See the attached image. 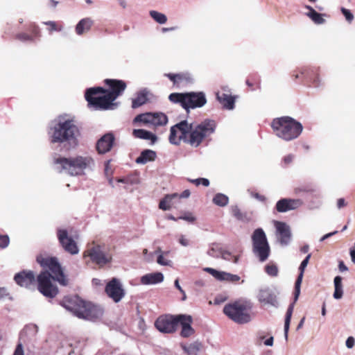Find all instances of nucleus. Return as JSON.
Wrapping results in <instances>:
<instances>
[{
    "label": "nucleus",
    "mask_w": 355,
    "mask_h": 355,
    "mask_svg": "<svg viewBox=\"0 0 355 355\" xmlns=\"http://www.w3.org/2000/svg\"><path fill=\"white\" fill-rule=\"evenodd\" d=\"M215 129L216 123L214 120L206 119L196 125L182 121L171 128L169 141L177 145L183 141L191 146L198 147L204 141L209 139Z\"/></svg>",
    "instance_id": "f257e3e1"
},
{
    "label": "nucleus",
    "mask_w": 355,
    "mask_h": 355,
    "mask_svg": "<svg viewBox=\"0 0 355 355\" xmlns=\"http://www.w3.org/2000/svg\"><path fill=\"white\" fill-rule=\"evenodd\" d=\"M37 261L41 266L49 268L52 273L51 274L47 270L40 272L35 277V284L37 285V288H57L53 287V282H58L61 286H68L69 279L64 273L57 258L38 257Z\"/></svg>",
    "instance_id": "f03ea898"
},
{
    "label": "nucleus",
    "mask_w": 355,
    "mask_h": 355,
    "mask_svg": "<svg viewBox=\"0 0 355 355\" xmlns=\"http://www.w3.org/2000/svg\"><path fill=\"white\" fill-rule=\"evenodd\" d=\"M192 318L188 315H164L159 316L155 321L157 329L165 334H171L176 331L179 325L181 326V336L187 338L194 333L191 327Z\"/></svg>",
    "instance_id": "7ed1b4c3"
},
{
    "label": "nucleus",
    "mask_w": 355,
    "mask_h": 355,
    "mask_svg": "<svg viewBox=\"0 0 355 355\" xmlns=\"http://www.w3.org/2000/svg\"><path fill=\"white\" fill-rule=\"evenodd\" d=\"M271 128L277 137L286 141L298 138L303 131L302 123L288 116L274 119Z\"/></svg>",
    "instance_id": "20e7f679"
},
{
    "label": "nucleus",
    "mask_w": 355,
    "mask_h": 355,
    "mask_svg": "<svg viewBox=\"0 0 355 355\" xmlns=\"http://www.w3.org/2000/svg\"><path fill=\"white\" fill-rule=\"evenodd\" d=\"M54 164H59L61 169L71 176L84 174V171L94 164V159L89 156H76L71 157H58L54 159Z\"/></svg>",
    "instance_id": "39448f33"
},
{
    "label": "nucleus",
    "mask_w": 355,
    "mask_h": 355,
    "mask_svg": "<svg viewBox=\"0 0 355 355\" xmlns=\"http://www.w3.org/2000/svg\"><path fill=\"white\" fill-rule=\"evenodd\" d=\"M252 304L250 300L239 299L224 306L223 313L232 320L239 324H245L252 319Z\"/></svg>",
    "instance_id": "423d86ee"
},
{
    "label": "nucleus",
    "mask_w": 355,
    "mask_h": 355,
    "mask_svg": "<svg viewBox=\"0 0 355 355\" xmlns=\"http://www.w3.org/2000/svg\"><path fill=\"white\" fill-rule=\"evenodd\" d=\"M51 130L52 143H74L79 135V130L71 119L59 121Z\"/></svg>",
    "instance_id": "0eeeda50"
},
{
    "label": "nucleus",
    "mask_w": 355,
    "mask_h": 355,
    "mask_svg": "<svg viewBox=\"0 0 355 355\" xmlns=\"http://www.w3.org/2000/svg\"><path fill=\"white\" fill-rule=\"evenodd\" d=\"M168 99L173 103L180 104L187 111L201 107L207 103L205 95L202 92L172 93L169 95Z\"/></svg>",
    "instance_id": "6e6552de"
},
{
    "label": "nucleus",
    "mask_w": 355,
    "mask_h": 355,
    "mask_svg": "<svg viewBox=\"0 0 355 355\" xmlns=\"http://www.w3.org/2000/svg\"><path fill=\"white\" fill-rule=\"evenodd\" d=\"M104 83L110 89H107L105 94L98 98L96 103L101 107L111 108L114 101L123 94L127 85L125 81L117 79H105Z\"/></svg>",
    "instance_id": "1a4fd4ad"
},
{
    "label": "nucleus",
    "mask_w": 355,
    "mask_h": 355,
    "mask_svg": "<svg viewBox=\"0 0 355 355\" xmlns=\"http://www.w3.org/2000/svg\"><path fill=\"white\" fill-rule=\"evenodd\" d=\"M252 250L260 261H265L270 254V246L265 232L261 228L255 230L252 235Z\"/></svg>",
    "instance_id": "9d476101"
},
{
    "label": "nucleus",
    "mask_w": 355,
    "mask_h": 355,
    "mask_svg": "<svg viewBox=\"0 0 355 355\" xmlns=\"http://www.w3.org/2000/svg\"><path fill=\"white\" fill-rule=\"evenodd\" d=\"M83 259L86 263L92 262L99 267L104 266L112 260V257L106 255L98 245L88 246L83 252Z\"/></svg>",
    "instance_id": "9b49d317"
},
{
    "label": "nucleus",
    "mask_w": 355,
    "mask_h": 355,
    "mask_svg": "<svg viewBox=\"0 0 355 355\" xmlns=\"http://www.w3.org/2000/svg\"><path fill=\"white\" fill-rule=\"evenodd\" d=\"M319 71V68L316 67H302L294 71L292 78L294 80L300 79L304 84H312L317 87L320 83Z\"/></svg>",
    "instance_id": "f8f14e48"
},
{
    "label": "nucleus",
    "mask_w": 355,
    "mask_h": 355,
    "mask_svg": "<svg viewBox=\"0 0 355 355\" xmlns=\"http://www.w3.org/2000/svg\"><path fill=\"white\" fill-rule=\"evenodd\" d=\"M103 314L104 309L102 306L85 300L82 304L80 311L78 313V318L89 321H96L100 320Z\"/></svg>",
    "instance_id": "ddd939ff"
},
{
    "label": "nucleus",
    "mask_w": 355,
    "mask_h": 355,
    "mask_svg": "<svg viewBox=\"0 0 355 355\" xmlns=\"http://www.w3.org/2000/svg\"><path fill=\"white\" fill-rule=\"evenodd\" d=\"M134 122H141L145 124H152L153 125H164L168 122V117L164 113H151L147 112L137 115Z\"/></svg>",
    "instance_id": "4468645a"
},
{
    "label": "nucleus",
    "mask_w": 355,
    "mask_h": 355,
    "mask_svg": "<svg viewBox=\"0 0 355 355\" xmlns=\"http://www.w3.org/2000/svg\"><path fill=\"white\" fill-rule=\"evenodd\" d=\"M57 237L64 251L73 255L78 253L79 249L76 242L69 236L66 230L58 229L57 230Z\"/></svg>",
    "instance_id": "2eb2a0df"
},
{
    "label": "nucleus",
    "mask_w": 355,
    "mask_h": 355,
    "mask_svg": "<svg viewBox=\"0 0 355 355\" xmlns=\"http://www.w3.org/2000/svg\"><path fill=\"white\" fill-rule=\"evenodd\" d=\"M107 89L101 87H91L86 90L85 97L89 106L94 107L96 110H108L109 108L101 107L98 105V99L103 97L100 94L105 95Z\"/></svg>",
    "instance_id": "dca6fc26"
},
{
    "label": "nucleus",
    "mask_w": 355,
    "mask_h": 355,
    "mask_svg": "<svg viewBox=\"0 0 355 355\" xmlns=\"http://www.w3.org/2000/svg\"><path fill=\"white\" fill-rule=\"evenodd\" d=\"M84 301L85 300H81L77 295L66 296L60 302V304L78 317V313L80 311L82 304H83Z\"/></svg>",
    "instance_id": "f3484780"
},
{
    "label": "nucleus",
    "mask_w": 355,
    "mask_h": 355,
    "mask_svg": "<svg viewBox=\"0 0 355 355\" xmlns=\"http://www.w3.org/2000/svg\"><path fill=\"white\" fill-rule=\"evenodd\" d=\"M257 297L263 306L278 308L279 306L277 296L271 290H260Z\"/></svg>",
    "instance_id": "a211bd4d"
},
{
    "label": "nucleus",
    "mask_w": 355,
    "mask_h": 355,
    "mask_svg": "<svg viewBox=\"0 0 355 355\" xmlns=\"http://www.w3.org/2000/svg\"><path fill=\"white\" fill-rule=\"evenodd\" d=\"M303 202L300 199L282 198L277 201L275 209L278 212H286L301 207Z\"/></svg>",
    "instance_id": "6ab92c4d"
},
{
    "label": "nucleus",
    "mask_w": 355,
    "mask_h": 355,
    "mask_svg": "<svg viewBox=\"0 0 355 355\" xmlns=\"http://www.w3.org/2000/svg\"><path fill=\"white\" fill-rule=\"evenodd\" d=\"M165 76L169 78L173 83V86L179 88L193 83V78L189 73H165Z\"/></svg>",
    "instance_id": "aec40b11"
},
{
    "label": "nucleus",
    "mask_w": 355,
    "mask_h": 355,
    "mask_svg": "<svg viewBox=\"0 0 355 355\" xmlns=\"http://www.w3.org/2000/svg\"><path fill=\"white\" fill-rule=\"evenodd\" d=\"M115 137L111 132L104 135L96 143V150L99 154H105L112 149L114 144Z\"/></svg>",
    "instance_id": "412c9836"
},
{
    "label": "nucleus",
    "mask_w": 355,
    "mask_h": 355,
    "mask_svg": "<svg viewBox=\"0 0 355 355\" xmlns=\"http://www.w3.org/2000/svg\"><path fill=\"white\" fill-rule=\"evenodd\" d=\"M15 281L21 287H27L35 284V275L31 270H22L16 274Z\"/></svg>",
    "instance_id": "4be33fe9"
},
{
    "label": "nucleus",
    "mask_w": 355,
    "mask_h": 355,
    "mask_svg": "<svg viewBox=\"0 0 355 355\" xmlns=\"http://www.w3.org/2000/svg\"><path fill=\"white\" fill-rule=\"evenodd\" d=\"M216 98L223 108L232 110L234 107L235 97L232 96L229 89L223 88L222 91L217 92Z\"/></svg>",
    "instance_id": "5701e85b"
},
{
    "label": "nucleus",
    "mask_w": 355,
    "mask_h": 355,
    "mask_svg": "<svg viewBox=\"0 0 355 355\" xmlns=\"http://www.w3.org/2000/svg\"><path fill=\"white\" fill-rule=\"evenodd\" d=\"M205 271L212 275L216 279L228 282H237L240 280V277L236 275L218 271L211 268H205Z\"/></svg>",
    "instance_id": "b1692460"
},
{
    "label": "nucleus",
    "mask_w": 355,
    "mask_h": 355,
    "mask_svg": "<svg viewBox=\"0 0 355 355\" xmlns=\"http://www.w3.org/2000/svg\"><path fill=\"white\" fill-rule=\"evenodd\" d=\"M300 294V290H295L293 302L288 306L286 313L285 322H284V335H285L286 339H287V338H288V332L289 330V326H290V323H291V318H292L293 311L294 309V306L299 298Z\"/></svg>",
    "instance_id": "393cba45"
},
{
    "label": "nucleus",
    "mask_w": 355,
    "mask_h": 355,
    "mask_svg": "<svg viewBox=\"0 0 355 355\" xmlns=\"http://www.w3.org/2000/svg\"><path fill=\"white\" fill-rule=\"evenodd\" d=\"M277 230L279 233V241L282 245H287L291 240V232L289 227L284 223L279 222L277 225Z\"/></svg>",
    "instance_id": "a878e982"
},
{
    "label": "nucleus",
    "mask_w": 355,
    "mask_h": 355,
    "mask_svg": "<svg viewBox=\"0 0 355 355\" xmlns=\"http://www.w3.org/2000/svg\"><path fill=\"white\" fill-rule=\"evenodd\" d=\"M164 276L161 272L149 273L144 275L141 278V282L143 284H153L162 282Z\"/></svg>",
    "instance_id": "bb28decb"
},
{
    "label": "nucleus",
    "mask_w": 355,
    "mask_h": 355,
    "mask_svg": "<svg viewBox=\"0 0 355 355\" xmlns=\"http://www.w3.org/2000/svg\"><path fill=\"white\" fill-rule=\"evenodd\" d=\"M93 25V21L89 18L81 19L76 26V32L80 35L89 31Z\"/></svg>",
    "instance_id": "cd10ccee"
},
{
    "label": "nucleus",
    "mask_w": 355,
    "mask_h": 355,
    "mask_svg": "<svg viewBox=\"0 0 355 355\" xmlns=\"http://www.w3.org/2000/svg\"><path fill=\"white\" fill-rule=\"evenodd\" d=\"M156 153L152 150H144L140 155L136 159L137 164H146L148 162L154 161L156 158Z\"/></svg>",
    "instance_id": "c85d7f7f"
},
{
    "label": "nucleus",
    "mask_w": 355,
    "mask_h": 355,
    "mask_svg": "<svg viewBox=\"0 0 355 355\" xmlns=\"http://www.w3.org/2000/svg\"><path fill=\"white\" fill-rule=\"evenodd\" d=\"M245 83L250 91H254L260 89V77L257 73H251L248 76Z\"/></svg>",
    "instance_id": "c756f323"
},
{
    "label": "nucleus",
    "mask_w": 355,
    "mask_h": 355,
    "mask_svg": "<svg viewBox=\"0 0 355 355\" xmlns=\"http://www.w3.org/2000/svg\"><path fill=\"white\" fill-rule=\"evenodd\" d=\"M132 135L136 138L150 140L152 144H154L157 140V137L155 135L143 129L134 130Z\"/></svg>",
    "instance_id": "7c9ffc66"
},
{
    "label": "nucleus",
    "mask_w": 355,
    "mask_h": 355,
    "mask_svg": "<svg viewBox=\"0 0 355 355\" xmlns=\"http://www.w3.org/2000/svg\"><path fill=\"white\" fill-rule=\"evenodd\" d=\"M305 8L309 10L306 16L309 17L315 24H322L325 20L322 17V15L317 12L311 6H305Z\"/></svg>",
    "instance_id": "2f4dec72"
},
{
    "label": "nucleus",
    "mask_w": 355,
    "mask_h": 355,
    "mask_svg": "<svg viewBox=\"0 0 355 355\" xmlns=\"http://www.w3.org/2000/svg\"><path fill=\"white\" fill-rule=\"evenodd\" d=\"M311 257V254H309L306 258L302 261L299 270H300V274L298 275L297 279L295 281L294 288H300L301 286V283L303 277L304 271L309 261V259Z\"/></svg>",
    "instance_id": "473e14b6"
},
{
    "label": "nucleus",
    "mask_w": 355,
    "mask_h": 355,
    "mask_svg": "<svg viewBox=\"0 0 355 355\" xmlns=\"http://www.w3.org/2000/svg\"><path fill=\"white\" fill-rule=\"evenodd\" d=\"M181 347L188 355H196L200 349L201 344L198 342H194L188 345L182 344Z\"/></svg>",
    "instance_id": "72a5a7b5"
},
{
    "label": "nucleus",
    "mask_w": 355,
    "mask_h": 355,
    "mask_svg": "<svg viewBox=\"0 0 355 355\" xmlns=\"http://www.w3.org/2000/svg\"><path fill=\"white\" fill-rule=\"evenodd\" d=\"M177 193L171 195H166L163 199H162L159 203V208L160 209L166 211L171 208V201L174 198L178 197Z\"/></svg>",
    "instance_id": "f704fd0d"
},
{
    "label": "nucleus",
    "mask_w": 355,
    "mask_h": 355,
    "mask_svg": "<svg viewBox=\"0 0 355 355\" xmlns=\"http://www.w3.org/2000/svg\"><path fill=\"white\" fill-rule=\"evenodd\" d=\"M107 295L114 302H119L124 296V290H105Z\"/></svg>",
    "instance_id": "c9c22d12"
},
{
    "label": "nucleus",
    "mask_w": 355,
    "mask_h": 355,
    "mask_svg": "<svg viewBox=\"0 0 355 355\" xmlns=\"http://www.w3.org/2000/svg\"><path fill=\"white\" fill-rule=\"evenodd\" d=\"M38 332V327L35 324H29L26 325L21 333V335H26L30 338L36 336Z\"/></svg>",
    "instance_id": "e433bc0d"
},
{
    "label": "nucleus",
    "mask_w": 355,
    "mask_h": 355,
    "mask_svg": "<svg viewBox=\"0 0 355 355\" xmlns=\"http://www.w3.org/2000/svg\"><path fill=\"white\" fill-rule=\"evenodd\" d=\"M148 101V98L146 94L139 93L136 98L132 99V107L135 109L143 105H144Z\"/></svg>",
    "instance_id": "4c0bfd02"
},
{
    "label": "nucleus",
    "mask_w": 355,
    "mask_h": 355,
    "mask_svg": "<svg viewBox=\"0 0 355 355\" xmlns=\"http://www.w3.org/2000/svg\"><path fill=\"white\" fill-rule=\"evenodd\" d=\"M315 191V188L311 184H306L298 186L294 189V193L296 195L301 193H311Z\"/></svg>",
    "instance_id": "58836bf2"
},
{
    "label": "nucleus",
    "mask_w": 355,
    "mask_h": 355,
    "mask_svg": "<svg viewBox=\"0 0 355 355\" xmlns=\"http://www.w3.org/2000/svg\"><path fill=\"white\" fill-rule=\"evenodd\" d=\"M228 197L222 193H217L213 198V202L220 207H224L227 205Z\"/></svg>",
    "instance_id": "ea45409f"
},
{
    "label": "nucleus",
    "mask_w": 355,
    "mask_h": 355,
    "mask_svg": "<svg viewBox=\"0 0 355 355\" xmlns=\"http://www.w3.org/2000/svg\"><path fill=\"white\" fill-rule=\"evenodd\" d=\"M150 17L157 23L163 24L167 21V17L164 14L157 11L152 10L150 12Z\"/></svg>",
    "instance_id": "a19ab883"
},
{
    "label": "nucleus",
    "mask_w": 355,
    "mask_h": 355,
    "mask_svg": "<svg viewBox=\"0 0 355 355\" xmlns=\"http://www.w3.org/2000/svg\"><path fill=\"white\" fill-rule=\"evenodd\" d=\"M45 25L48 26V31L49 33H52L53 31H61L62 30V25L55 21H49L43 22Z\"/></svg>",
    "instance_id": "79ce46f5"
},
{
    "label": "nucleus",
    "mask_w": 355,
    "mask_h": 355,
    "mask_svg": "<svg viewBox=\"0 0 355 355\" xmlns=\"http://www.w3.org/2000/svg\"><path fill=\"white\" fill-rule=\"evenodd\" d=\"M223 250L216 243H213L212 246L208 250L207 254L212 257L218 258L220 256Z\"/></svg>",
    "instance_id": "37998d69"
},
{
    "label": "nucleus",
    "mask_w": 355,
    "mask_h": 355,
    "mask_svg": "<svg viewBox=\"0 0 355 355\" xmlns=\"http://www.w3.org/2000/svg\"><path fill=\"white\" fill-rule=\"evenodd\" d=\"M257 340L259 343L263 341V344L266 346H272L274 341L273 336H270L266 338V336L263 333L259 334Z\"/></svg>",
    "instance_id": "c03bdc74"
},
{
    "label": "nucleus",
    "mask_w": 355,
    "mask_h": 355,
    "mask_svg": "<svg viewBox=\"0 0 355 355\" xmlns=\"http://www.w3.org/2000/svg\"><path fill=\"white\" fill-rule=\"evenodd\" d=\"M28 30L31 32L30 35L33 36L34 40L41 37L40 29L35 24H31L28 26Z\"/></svg>",
    "instance_id": "a18cd8bd"
},
{
    "label": "nucleus",
    "mask_w": 355,
    "mask_h": 355,
    "mask_svg": "<svg viewBox=\"0 0 355 355\" xmlns=\"http://www.w3.org/2000/svg\"><path fill=\"white\" fill-rule=\"evenodd\" d=\"M187 180L195 184L196 186H199L200 184L203 185L204 187H208L209 185V180L207 178H200L197 179H187Z\"/></svg>",
    "instance_id": "49530a36"
},
{
    "label": "nucleus",
    "mask_w": 355,
    "mask_h": 355,
    "mask_svg": "<svg viewBox=\"0 0 355 355\" xmlns=\"http://www.w3.org/2000/svg\"><path fill=\"white\" fill-rule=\"evenodd\" d=\"M228 295L225 292L219 293L216 295L214 300V304L216 305L220 304L225 302L228 299Z\"/></svg>",
    "instance_id": "de8ad7c7"
},
{
    "label": "nucleus",
    "mask_w": 355,
    "mask_h": 355,
    "mask_svg": "<svg viewBox=\"0 0 355 355\" xmlns=\"http://www.w3.org/2000/svg\"><path fill=\"white\" fill-rule=\"evenodd\" d=\"M15 38L21 42L34 41L33 36L26 33H19L15 35Z\"/></svg>",
    "instance_id": "09e8293b"
},
{
    "label": "nucleus",
    "mask_w": 355,
    "mask_h": 355,
    "mask_svg": "<svg viewBox=\"0 0 355 355\" xmlns=\"http://www.w3.org/2000/svg\"><path fill=\"white\" fill-rule=\"evenodd\" d=\"M220 257L222 259L227 261H232L234 263H237L238 257L232 255L230 252L223 250Z\"/></svg>",
    "instance_id": "8fccbe9b"
},
{
    "label": "nucleus",
    "mask_w": 355,
    "mask_h": 355,
    "mask_svg": "<svg viewBox=\"0 0 355 355\" xmlns=\"http://www.w3.org/2000/svg\"><path fill=\"white\" fill-rule=\"evenodd\" d=\"M105 288H121V284L119 279L117 278H112L107 283Z\"/></svg>",
    "instance_id": "3c124183"
},
{
    "label": "nucleus",
    "mask_w": 355,
    "mask_h": 355,
    "mask_svg": "<svg viewBox=\"0 0 355 355\" xmlns=\"http://www.w3.org/2000/svg\"><path fill=\"white\" fill-rule=\"evenodd\" d=\"M265 270L270 276H276L278 273V268L277 266L274 264H268L266 266Z\"/></svg>",
    "instance_id": "603ef678"
},
{
    "label": "nucleus",
    "mask_w": 355,
    "mask_h": 355,
    "mask_svg": "<svg viewBox=\"0 0 355 355\" xmlns=\"http://www.w3.org/2000/svg\"><path fill=\"white\" fill-rule=\"evenodd\" d=\"M10 243L9 236L6 234H0V248L3 249Z\"/></svg>",
    "instance_id": "864d4df0"
},
{
    "label": "nucleus",
    "mask_w": 355,
    "mask_h": 355,
    "mask_svg": "<svg viewBox=\"0 0 355 355\" xmlns=\"http://www.w3.org/2000/svg\"><path fill=\"white\" fill-rule=\"evenodd\" d=\"M40 292L45 297L53 298L58 293V290H39Z\"/></svg>",
    "instance_id": "5fc2aeb1"
},
{
    "label": "nucleus",
    "mask_w": 355,
    "mask_h": 355,
    "mask_svg": "<svg viewBox=\"0 0 355 355\" xmlns=\"http://www.w3.org/2000/svg\"><path fill=\"white\" fill-rule=\"evenodd\" d=\"M341 12L343 15L345 16L346 20L351 23L354 19V15L351 12V11L348 9H346L345 8H341Z\"/></svg>",
    "instance_id": "6e6d98bb"
},
{
    "label": "nucleus",
    "mask_w": 355,
    "mask_h": 355,
    "mask_svg": "<svg viewBox=\"0 0 355 355\" xmlns=\"http://www.w3.org/2000/svg\"><path fill=\"white\" fill-rule=\"evenodd\" d=\"M179 219L187 220L189 223H193L196 220V218L192 215L191 213H186L183 216L178 217Z\"/></svg>",
    "instance_id": "4d7b16f0"
},
{
    "label": "nucleus",
    "mask_w": 355,
    "mask_h": 355,
    "mask_svg": "<svg viewBox=\"0 0 355 355\" xmlns=\"http://www.w3.org/2000/svg\"><path fill=\"white\" fill-rule=\"evenodd\" d=\"M293 159H294L293 155L289 154V155H287L286 156H285L283 158V163H284V166H286L288 164H290L293 162Z\"/></svg>",
    "instance_id": "13d9d810"
},
{
    "label": "nucleus",
    "mask_w": 355,
    "mask_h": 355,
    "mask_svg": "<svg viewBox=\"0 0 355 355\" xmlns=\"http://www.w3.org/2000/svg\"><path fill=\"white\" fill-rule=\"evenodd\" d=\"M13 355H24V348L21 343H19L17 345Z\"/></svg>",
    "instance_id": "bf43d9fd"
},
{
    "label": "nucleus",
    "mask_w": 355,
    "mask_h": 355,
    "mask_svg": "<svg viewBox=\"0 0 355 355\" xmlns=\"http://www.w3.org/2000/svg\"><path fill=\"white\" fill-rule=\"evenodd\" d=\"M157 261L159 264L162 266L168 265V261L164 257L162 254L158 256Z\"/></svg>",
    "instance_id": "052dcab7"
},
{
    "label": "nucleus",
    "mask_w": 355,
    "mask_h": 355,
    "mask_svg": "<svg viewBox=\"0 0 355 355\" xmlns=\"http://www.w3.org/2000/svg\"><path fill=\"white\" fill-rule=\"evenodd\" d=\"M334 288H341L342 286V278L340 276H336L334 278Z\"/></svg>",
    "instance_id": "680f3d73"
},
{
    "label": "nucleus",
    "mask_w": 355,
    "mask_h": 355,
    "mask_svg": "<svg viewBox=\"0 0 355 355\" xmlns=\"http://www.w3.org/2000/svg\"><path fill=\"white\" fill-rule=\"evenodd\" d=\"M355 343V340L352 336H349L347 338L346 340V346L347 348L351 349L354 347Z\"/></svg>",
    "instance_id": "e2e57ef3"
},
{
    "label": "nucleus",
    "mask_w": 355,
    "mask_h": 355,
    "mask_svg": "<svg viewBox=\"0 0 355 355\" xmlns=\"http://www.w3.org/2000/svg\"><path fill=\"white\" fill-rule=\"evenodd\" d=\"M179 243L183 246H187L189 244V240L185 238L184 235H180L179 238Z\"/></svg>",
    "instance_id": "0e129e2a"
},
{
    "label": "nucleus",
    "mask_w": 355,
    "mask_h": 355,
    "mask_svg": "<svg viewBox=\"0 0 355 355\" xmlns=\"http://www.w3.org/2000/svg\"><path fill=\"white\" fill-rule=\"evenodd\" d=\"M343 295V290H335L334 293V297L336 300L340 299Z\"/></svg>",
    "instance_id": "69168bd1"
},
{
    "label": "nucleus",
    "mask_w": 355,
    "mask_h": 355,
    "mask_svg": "<svg viewBox=\"0 0 355 355\" xmlns=\"http://www.w3.org/2000/svg\"><path fill=\"white\" fill-rule=\"evenodd\" d=\"M92 284L94 286L98 287V286H103L104 284L102 282V281L99 279L94 278L92 279Z\"/></svg>",
    "instance_id": "338daca9"
},
{
    "label": "nucleus",
    "mask_w": 355,
    "mask_h": 355,
    "mask_svg": "<svg viewBox=\"0 0 355 355\" xmlns=\"http://www.w3.org/2000/svg\"><path fill=\"white\" fill-rule=\"evenodd\" d=\"M346 206V202L344 198H339L337 201V207L338 209Z\"/></svg>",
    "instance_id": "774afa93"
}]
</instances>
